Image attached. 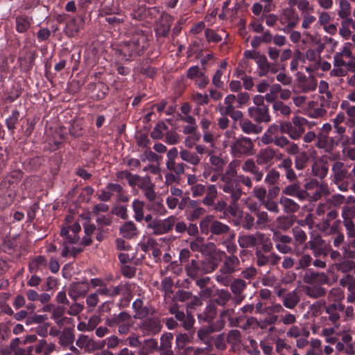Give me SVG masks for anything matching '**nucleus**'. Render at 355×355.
Returning <instances> with one entry per match:
<instances>
[{
	"label": "nucleus",
	"instance_id": "nucleus-1",
	"mask_svg": "<svg viewBox=\"0 0 355 355\" xmlns=\"http://www.w3.org/2000/svg\"><path fill=\"white\" fill-rule=\"evenodd\" d=\"M81 230L80 225L75 223L72 227H64L60 231V236L62 238L60 242L62 243V256L67 257L69 255H75L80 250L75 248V244L78 237L76 234Z\"/></svg>",
	"mask_w": 355,
	"mask_h": 355
},
{
	"label": "nucleus",
	"instance_id": "nucleus-2",
	"mask_svg": "<svg viewBox=\"0 0 355 355\" xmlns=\"http://www.w3.org/2000/svg\"><path fill=\"white\" fill-rule=\"evenodd\" d=\"M146 38L143 35L134 36L130 41L121 44L116 53L119 60L127 61L134 55H138L146 47Z\"/></svg>",
	"mask_w": 355,
	"mask_h": 355
},
{
	"label": "nucleus",
	"instance_id": "nucleus-3",
	"mask_svg": "<svg viewBox=\"0 0 355 355\" xmlns=\"http://www.w3.org/2000/svg\"><path fill=\"white\" fill-rule=\"evenodd\" d=\"M308 123L309 121L306 119L300 116H295L291 121L281 123V132L288 134L293 139H297L304 132L305 127Z\"/></svg>",
	"mask_w": 355,
	"mask_h": 355
},
{
	"label": "nucleus",
	"instance_id": "nucleus-4",
	"mask_svg": "<svg viewBox=\"0 0 355 355\" xmlns=\"http://www.w3.org/2000/svg\"><path fill=\"white\" fill-rule=\"evenodd\" d=\"M105 323L110 327L117 326L118 332L120 334H128L133 324L132 316L125 311L107 317L105 320Z\"/></svg>",
	"mask_w": 355,
	"mask_h": 355
},
{
	"label": "nucleus",
	"instance_id": "nucleus-5",
	"mask_svg": "<svg viewBox=\"0 0 355 355\" xmlns=\"http://www.w3.org/2000/svg\"><path fill=\"white\" fill-rule=\"evenodd\" d=\"M272 232V240L275 242L276 248L282 253L286 254L292 252L295 248L293 243L292 237L282 234L281 232L270 228Z\"/></svg>",
	"mask_w": 355,
	"mask_h": 355
},
{
	"label": "nucleus",
	"instance_id": "nucleus-6",
	"mask_svg": "<svg viewBox=\"0 0 355 355\" xmlns=\"http://www.w3.org/2000/svg\"><path fill=\"white\" fill-rule=\"evenodd\" d=\"M333 161H334V156L332 155H324L315 160L312 165L313 175L320 179L324 178Z\"/></svg>",
	"mask_w": 355,
	"mask_h": 355
},
{
	"label": "nucleus",
	"instance_id": "nucleus-7",
	"mask_svg": "<svg viewBox=\"0 0 355 355\" xmlns=\"http://www.w3.org/2000/svg\"><path fill=\"white\" fill-rule=\"evenodd\" d=\"M344 309L345 305L343 304L327 303L325 302L324 310L327 315L325 317L326 320H329L336 327H338L339 326L340 314L343 312Z\"/></svg>",
	"mask_w": 355,
	"mask_h": 355
},
{
	"label": "nucleus",
	"instance_id": "nucleus-8",
	"mask_svg": "<svg viewBox=\"0 0 355 355\" xmlns=\"http://www.w3.org/2000/svg\"><path fill=\"white\" fill-rule=\"evenodd\" d=\"M331 163V176L335 184H339V182L350 178L351 173H349L347 167L345 166L343 162L336 160L334 158V161Z\"/></svg>",
	"mask_w": 355,
	"mask_h": 355
},
{
	"label": "nucleus",
	"instance_id": "nucleus-9",
	"mask_svg": "<svg viewBox=\"0 0 355 355\" xmlns=\"http://www.w3.org/2000/svg\"><path fill=\"white\" fill-rule=\"evenodd\" d=\"M175 223L174 216H169L164 220H156L150 222L148 227L153 230L155 234H163L171 230Z\"/></svg>",
	"mask_w": 355,
	"mask_h": 355
},
{
	"label": "nucleus",
	"instance_id": "nucleus-10",
	"mask_svg": "<svg viewBox=\"0 0 355 355\" xmlns=\"http://www.w3.org/2000/svg\"><path fill=\"white\" fill-rule=\"evenodd\" d=\"M309 248L315 256H327L331 250V246L322 237L317 236L309 242Z\"/></svg>",
	"mask_w": 355,
	"mask_h": 355
},
{
	"label": "nucleus",
	"instance_id": "nucleus-11",
	"mask_svg": "<svg viewBox=\"0 0 355 355\" xmlns=\"http://www.w3.org/2000/svg\"><path fill=\"white\" fill-rule=\"evenodd\" d=\"M276 294L282 300L284 305L288 309H293L300 302V296L296 290L286 293L285 288L276 290Z\"/></svg>",
	"mask_w": 355,
	"mask_h": 355
},
{
	"label": "nucleus",
	"instance_id": "nucleus-12",
	"mask_svg": "<svg viewBox=\"0 0 355 355\" xmlns=\"http://www.w3.org/2000/svg\"><path fill=\"white\" fill-rule=\"evenodd\" d=\"M252 148V143L249 138L243 137L236 140L232 146V153L234 156H239L243 154H247Z\"/></svg>",
	"mask_w": 355,
	"mask_h": 355
},
{
	"label": "nucleus",
	"instance_id": "nucleus-13",
	"mask_svg": "<svg viewBox=\"0 0 355 355\" xmlns=\"http://www.w3.org/2000/svg\"><path fill=\"white\" fill-rule=\"evenodd\" d=\"M300 20L299 16L295 8H286L284 10L282 23L286 22L287 25L284 31H289L292 30L298 24Z\"/></svg>",
	"mask_w": 355,
	"mask_h": 355
},
{
	"label": "nucleus",
	"instance_id": "nucleus-14",
	"mask_svg": "<svg viewBox=\"0 0 355 355\" xmlns=\"http://www.w3.org/2000/svg\"><path fill=\"white\" fill-rule=\"evenodd\" d=\"M303 280L305 283L309 284H322L327 283V277L323 272L309 269L305 271Z\"/></svg>",
	"mask_w": 355,
	"mask_h": 355
},
{
	"label": "nucleus",
	"instance_id": "nucleus-15",
	"mask_svg": "<svg viewBox=\"0 0 355 355\" xmlns=\"http://www.w3.org/2000/svg\"><path fill=\"white\" fill-rule=\"evenodd\" d=\"M172 23L173 17L168 14L162 13L155 28L157 35L163 37L167 35Z\"/></svg>",
	"mask_w": 355,
	"mask_h": 355
},
{
	"label": "nucleus",
	"instance_id": "nucleus-16",
	"mask_svg": "<svg viewBox=\"0 0 355 355\" xmlns=\"http://www.w3.org/2000/svg\"><path fill=\"white\" fill-rule=\"evenodd\" d=\"M244 55L246 58L255 60L258 66L260 76H265L266 74V58L265 55H260V53L255 50L246 51Z\"/></svg>",
	"mask_w": 355,
	"mask_h": 355
},
{
	"label": "nucleus",
	"instance_id": "nucleus-17",
	"mask_svg": "<svg viewBox=\"0 0 355 355\" xmlns=\"http://www.w3.org/2000/svg\"><path fill=\"white\" fill-rule=\"evenodd\" d=\"M340 285L346 287L349 294L347 297V300L349 303L355 302V277L347 275L339 280Z\"/></svg>",
	"mask_w": 355,
	"mask_h": 355
},
{
	"label": "nucleus",
	"instance_id": "nucleus-18",
	"mask_svg": "<svg viewBox=\"0 0 355 355\" xmlns=\"http://www.w3.org/2000/svg\"><path fill=\"white\" fill-rule=\"evenodd\" d=\"M140 328L147 334H156L160 331L162 325L160 321L156 318H151L144 320Z\"/></svg>",
	"mask_w": 355,
	"mask_h": 355
},
{
	"label": "nucleus",
	"instance_id": "nucleus-19",
	"mask_svg": "<svg viewBox=\"0 0 355 355\" xmlns=\"http://www.w3.org/2000/svg\"><path fill=\"white\" fill-rule=\"evenodd\" d=\"M345 202V197L341 194H334L325 203L320 204L317 209L318 214H323L326 209L333 207H339Z\"/></svg>",
	"mask_w": 355,
	"mask_h": 355
},
{
	"label": "nucleus",
	"instance_id": "nucleus-20",
	"mask_svg": "<svg viewBox=\"0 0 355 355\" xmlns=\"http://www.w3.org/2000/svg\"><path fill=\"white\" fill-rule=\"evenodd\" d=\"M316 139V146L318 148L324 149L327 153H330L333 150L335 141L332 137H329L328 135L318 132Z\"/></svg>",
	"mask_w": 355,
	"mask_h": 355
},
{
	"label": "nucleus",
	"instance_id": "nucleus-21",
	"mask_svg": "<svg viewBox=\"0 0 355 355\" xmlns=\"http://www.w3.org/2000/svg\"><path fill=\"white\" fill-rule=\"evenodd\" d=\"M342 216L344 220V225L347 230H351L354 227L353 218H355V205H345L342 209Z\"/></svg>",
	"mask_w": 355,
	"mask_h": 355
},
{
	"label": "nucleus",
	"instance_id": "nucleus-22",
	"mask_svg": "<svg viewBox=\"0 0 355 355\" xmlns=\"http://www.w3.org/2000/svg\"><path fill=\"white\" fill-rule=\"evenodd\" d=\"M89 290V286L83 282H75L70 285L69 295L73 300L85 295Z\"/></svg>",
	"mask_w": 355,
	"mask_h": 355
},
{
	"label": "nucleus",
	"instance_id": "nucleus-23",
	"mask_svg": "<svg viewBox=\"0 0 355 355\" xmlns=\"http://www.w3.org/2000/svg\"><path fill=\"white\" fill-rule=\"evenodd\" d=\"M239 259L236 256L226 257L220 270L224 273L232 274L239 269Z\"/></svg>",
	"mask_w": 355,
	"mask_h": 355
},
{
	"label": "nucleus",
	"instance_id": "nucleus-24",
	"mask_svg": "<svg viewBox=\"0 0 355 355\" xmlns=\"http://www.w3.org/2000/svg\"><path fill=\"white\" fill-rule=\"evenodd\" d=\"M283 193L286 195L297 197L301 200L306 199L310 195V193L306 191L301 189L300 184L297 183L286 187L283 190Z\"/></svg>",
	"mask_w": 355,
	"mask_h": 355
},
{
	"label": "nucleus",
	"instance_id": "nucleus-25",
	"mask_svg": "<svg viewBox=\"0 0 355 355\" xmlns=\"http://www.w3.org/2000/svg\"><path fill=\"white\" fill-rule=\"evenodd\" d=\"M340 108L347 116L346 123L350 126L355 125V105H352L347 100H343L340 103Z\"/></svg>",
	"mask_w": 355,
	"mask_h": 355
},
{
	"label": "nucleus",
	"instance_id": "nucleus-26",
	"mask_svg": "<svg viewBox=\"0 0 355 355\" xmlns=\"http://www.w3.org/2000/svg\"><path fill=\"white\" fill-rule=\"evenodd\" d=\"M291 55L292 51L291 49H285L279 55V62H277L276 64H272L268 62V72L271 71L275 73L280 69H284V64L283 62L288 60L291 57Z\"/></svg>",
	"mask_w": 355,
	"mask_h": 355
},
{
	"label": "nucleus",
	"instance_id": "nucleus-27",
	"mask_svg": "<svg viewBox=\"0 0 355 355\" xmlns=\"http://www.w3.org/2000/svg\"><path fill=\"white\" fill-rule=\"evenodd\" d=\"M259 237V234L257 235V237L249 234H240L238 237V243L241 248H251L257 245V241L261 239Z\"/></svg>",
	"mask_w": 355,
	"mask_h": 355
},
{
	"label": "nucleus",
	"instance_id": "nucleus-28",
	"mask_svg": "<svg viewBox=\"0 0 355 355\" xmlns=\"http://www.w3.org/2000/svg\"><path fill=\"white\" fill-rule=\"evenodd\" d=\"M132 309L135 312V318H144L150 313L149 307L144 306L143 301L141 299H137L133 302Z\"/></svg>",
	"mask_w": 355,
	"mask_h": 355
},
{
	"label": "nucleus",
	"instance_id": "nucleus-29",
	"mask_svg": "<svg viewBox=\"0 0 355 355\" xmlns=\"http://www.w3.org/2000/svg\"><path fill=\"white\" fill-rule=\"evenodd\" d=\"M180 156L182 160L193 166L198 165L201 160L200 156L197 153L191 152L187 149L181 150L180 152Z\"/></svg>",
	"mask_w": 355,
	"mask_h": 355
},
{
	"label": "nucleus",
	"instance_id": "nucleus-30",
	"mask_svg": "<svg viewBox=\"0 0 355 355\" xmlns=\"http://www.w3.org/2000/svg\"><path fill=\"white\" fill-rule=\"evenodd\" d=\"M249 114L252 119L257 122L266 121V107H253L248 110Z\"/></svg>",
	"mask_w": 355,
	"mask_h": 355
},
{
	"label": "nucleus",
	"instance_id": "nucleus-31",
	"mask_svg": "<svg viewBox=\"0 0 355 355\" xmlns=\"http://www.w3.org/2000/svg\"><path fill=\"white\" fill-rule=\"evenodd\" d=\"M84 24V19L81 16H78L76 18L71 19L67 26L70 35H73L75 33H77L83 28Z\"/></svg>",
	"mask_w": 355,
	"mask_h": 355
},
{
	"label": "nucleus",
	"instance_id": "nucleus-32",
	"mask_svg": "<svg viewBox=\"0 0 355 355\" xmlns=\"http://www.w3.org/2000/svg\"><path fill=\"white\" fill-rule=\"evenodd\" d=\"M220 189L225 193L231 194V198L232 200V204L235 206V203L240 198L242 194V190L241 188L234 187L233 184H223L219 186Z\"/></svg>",
	"mask_w": 355,
	"mask_h": 355
},
{
	"label": "nucleus",
	"instance_id": "nucleus-33",
	"mask_svg": "<svg viewBox=\"0 0 355 355\" xmlns=\"http://www.w3.org/2000/svg\"><path fill=\"white\" fill-rule=\"evenodd\" d=\"M137 233L135 225L131 221L125 223L120 228V234L126 239H131L137 235Z\"/></svg>",
	"mask_w": 355,
	"mask_h": 355
},
{
	"label": "nucleus",
	"instance_id": "nucleus-34",
	"mask_svg": "<svg viewBox=\"0 0 355 355\" xmlns=\"http://www.w3.org/2000/svg\"><path fill=\"white\" fill-rule=\"evenodd\" d=\"M47 265L46 259L42 256H38L29 263V270L31 273H35L37 271L46 268Z\"/></svg>",
	"mask_w": 355,
	"mask_h": 355
},
{
	"label": "nucleus",
	"instance_id": "nucleus-35",
	"mask_svg": "<svg viewBox=\"0 0 355 355\" xmlns=\"http://www.w3.org/2000/svg\"><path fill=\"white\" fill-rule=\"evenodd\" d=\"M345 298L343 291L340 288H333L330 290L327 301L334 304H343L342 301Z\"/></svg>",
	"mask_w": 355,
	"mask_h": 355
},
{
	"label": "nucleus",
	"instance_id": "nucleus-36",
	"mask_svg": "<svg viewBox=\"0 0 355 355\" xmlns=\"http://www.w3.org/2000/svg\"><path fill=\"white\" fill-rule=\"evenodd\" d=\"M292 232L295 239L294 241H293L295 248L306 242L307 236L305 232L301 227L298 226L295 227L292 229Z\"/></svg>",
	"mask_w": 355,
	"mask_h": 355
},
{
	"label": "nucleus",
	"instance_id": "nucleus-37",
	"mask_svg": "<svg viewBox=\"0 0 355 355\" xmlns=\"http://www.w3.org/2000/svg\"><path fill=\"white\" fill-rule=\"evenodd\" d=\"M268 103L272 104L273 111L277 115L287 116L291 113L290 107L281 101L272 100Z\"/></svg>",
	"mask_w": 355,
	"mask_h": 355
},
{
	"label": "nucleus",
	"instance_id": "nucleus-38",
	"mask_svg": "<svg viewBox=\"0 0 355 355\" xmlns=\"http://www.w3.org/2000/svg\"><path fill=\"white\" fill-rule=\"evenodd\" d=\"M236 96L233 94L227 95L224 101L225 106H219V112L221 115L230 114L234 110L233 103L235 101Z\"/></svg>",
	"mask_w": 355,
	"mask_h": 355
},
{
	"label": "nucleus",
	"instance_id": "nucleus-39",
	"mask_svg": "<svg viewBox=\"0 0 355 355\" xmlns=\"http://www.w3.org/2000/svg\"><path fill=\"white\" fill-rule=\"evenodd\" d=\"M306 294L312 298H319L326 295V289L319 285L306 286Z\"/></svg>",
	"mask_w": 355,
	"mask_h": 355
},
{
	"label": "nucleus",
	"instance_id": "nucleus-40",
	"mask_svg": "<svg viewBox=\"0 0 355 355\" xmlns=\"http://www.w3.org/2000/svg\"><path fill=\"white\" fill-rule=\"evenodd\" d=\"M192 336L189 334H180L176 336L175 350L179 354H181V350L184 349L187 344L190 343Z\"/></svg>",
	"mask_w": 355,
	"mask_h": 355
},
{
	"label": "nucleus",
	"instance_id": "nucleus-41",
	"mask_svg": "<svg viewBox=\"0 0 355 355\" xmlns=\"http://www.w3.org/2000/svg\"><path fill=\"white\" fill-rule=\"evenodd\" d=\"M236 175L235 169V164L231 162L226 171V172L220 177V180L224 182V184H233L232 180Z\"/></svg>",
	"mask_w": 355,
	"mask_h": 355
},
{
	"label": "nucleus",
	"instance_id": "nucleus-42",
	"mask_svg": "<svg viewBox=\"0 0 355 355\" xmlns=\"http://www.w3.org/2000/svg\"><path fill=\"white\" fill-rule=\"evenodd\" d=\"M280 204L284 207V211L286 213H295L297 212L300 206L293 200L282 197L280 199Z\"/></svg>",
	"mask_w": 355,
	"mask_h": 355
},
{
	"label": "nucleus",
	"instance_id": "nucleus-43",
	"mask_svg": "<svg viewBox=\"0 0 355 355\" xmlns=\"http://www.w3.org/2000/svg\"><path fill=\"white\" fill-rule=\"evenodd\" d=\"M242 130L246 134L259 133L262 130L260 125L253 124L250 121H243L240 123Z\"/></svg>",
	"mask_w": 355,
	"mask_h": 355
},
{
	"label": "nucleus",
	"instance_id": "nucleus-44",
	"mask_svg": "<svg viewBox=\"0 0 355 355\" xmlns=\"http://www.w3.org/2000/svg\"><path fill=\"white\" fill-rule=\"evenodd\" d=\"M200 252L206 255L216 254L218 256H222L225 254L223 251L217 250L213 243H209L207 244L203 243Z\"/></svg>",
	"mask_w": 355,
	"mask_h": 355
},
{
	"label": "nucleus",
	"instance_id": "nucleus-45",
	"mask_svg": "<svg viewBox=\"0 0 355 355\" xmlns=\"http://www.w3.org/2000/svg\"><path fill=\"white\" fill-rule=\"evenodd\" d=\"M217 196V189L215 185H209L207 187V194L203 199V203L206 205L211 206L214 204V200Z\"/></svg>",
	"mask_w": 355,
	"mask_h": 355
},
{
	"label": "nucleus",
	"instance_id": "nucleus-46",
	"mask_svg": "<svg viewBox=\"0 0 355 355\" xmlns=\"http://www.w3.org/2000/svg\"><path fill=\"white\" fill-rule=\"evenodd\" d=\"M132 209L135 212V218L137 221H141L144 218V202L135 200L132 202Z\"/></svg>",
	"mask_w": 355,
	"mask_h": 355
},
{
	"label": "nucleus",
	"instance_id": "nucleus-47",
	"mask_svg": "<svg viewBox=\"0 0 355 355\" xmlns=\"http://www.w3.org/2000/svg\"><path fill=\"white\" fill-rule=\"evenodd\" d=\"M31 26V20L26 17H19L16 19V30L19 33L26 32Z\"/></svg>",
	"mask_w": 355,
	"mask_h": 355
},
{
	"label": "nucleus",
	"instance_id": "nucleus-48",
	"mask_svg": "<svg viewBox=\"0 0 355 355\" xmlns=\"http://www.w3.org/2000/svg\"><path fill=\"white\" fill-rule=\"evenodd\" d=\"M147 207L150 211H151L158 215L162 216V215L166 214V210L164 205L160 201H155V200L152 202H150L148 204Z\"/></svg>",
	"mask_w": 355,
	"mask_h": 355
},
{
	"label": "nucleus",
	"instance_id": "nucleus-49",
	"mask_svg": "<svg viewBox=\"0 0 355 355\" xmlns=\"http://www.w3.org/2000/svg\"><path fill=\"white\" fill-rule=\"evenodd\" d=\"M293 225V220L288 216L278 217L275 220V227L278 229L286 230Z\"/></svg>",
	"mask_w": 355,
	"mask_h": 355
},
{
	"label": "nucleus",
	"instance_id": "nucleus-50",
	"mask_svg": "<svg viewBox=\"0 0 355 355\" xmlns=\"http://www.w3.org/2000/svg\"><path fill=\"white\" fill-rule=\"evenodd\" d=\"M166 166L167 169L173 171L176 175H180L184 172V164L183 163H177L175 160L166 161Z\"/></svg>",
	"mask_w": 355,
	"mask_h": 355
},
{
	"label": "nucleus",
	"instance_id": "nucleus-51",
	"mask_svg": "<svg viewBox=\"0 0 355 355\" xmlns=\"http://www.w3.org/2000/svg\"><path fill=\"white\" fill-rule=\"evenodd\" d=\"M230 227L228 225L214 220V224H212L211 232L214 234H223L228 232Z\"/></svg>",
	"mask_w": 355,
	"mask_h": 355
},
{
	"label": "nucleus",
	"instance_id": "nucleus-52",
	"mask_svg": "<svg viewBox=\"0 0 355 355\" xmlns=\"http://www.w3.org/2000/svg\"><path fill=\"white\" fill-rule=\"evenodd\" d=\"M214 222V218L212 216H208L202 218L200 223L201 232L205 234H207L209 232H211Z\"/></svg>",
	"mask_w": 355,
	"mask_h": 355
},
{
	"label": "nucleus",
	"instance_id": "nucleus-53",
	"mask_svg": "<svg viewBox=\"0 0 355 355\" xmlns=\"http://www.w3.org/2000/svg\"><path fill=\"white\" fill-rule=\"evenodd\" d=\"M340 9L338 15L340 18H345L349 17L351 15V6L350 3L346 0H341L339 5Z\"/></svg>",
	"mask_w": 355,
	"mask_h": 355
},
{
	"label": "nucleus",
	"instance_id": "nucleus-54",
	"mask_svg": "<svg viewBox=\"0 0 355 355\" xmlns=\"http://www.w3.org/2000/svg\"><path fill=\"white\" fill-rule=\"evenodd\" d=\"M157 347V343L154 339H148L145 340L141 350L139 352V355H148V353Z\"/></svg>",
	"mask_w": 355,
	"mask_h": 355
},
{
	"label": "nucleus",
	"instance_id": "nucleus-55",
	"mask_svg": "<svg viewBox=\"0 0 355 355\" xmlns=\"http://www.w3.org/2000/svg\"><path fill=\"white\" fill-rule=\"evenodd\" d=\"M119 178H125L128 179V184L134 187L135 185H139V180L141 179V177H139L137 175H131L128 171H122L118 174Z\"/></svg>",
	"mask_w": 355,
	"mask_h": 355
},
{
	"label": "nucleus",
	"instance_id": "nucleus-56",
	"mask_svg": "<svg viewBox=\"0 0 355 355\" xmlns=\"http://www.w3.org/2000/svg\"><path fill=\"white\" fill-rule=\"evenodd\" d=\"M167 129V125L164 122H159L151 132V137L155 139L162 137L164 132Z\"/></svg>",
	"mask_w": 355,
	"mask_h": 355
},
{
	"label": "nucleus",
	"instance_id": "nucleus-57",
	"mask_svg": "<svg viewBox=\"0 0 355 355\" xmlns=\"http://www.w3.org/2000/svg\"><path fill=\"white\" fill-rule=\"evenodd\" d=\"M231 295L227 290L221 289L217 292L216 302L221 306H224L230 299Z\"/></svg>",
	"mask_w": 355,
	"mask_h": 355
},
{
	"label": "nucleus",
	"instance_id": "nucleus-58",
	"mask_svg": "<svg viewBox=\"0 0 355 355\" xmlns=\"http://www.w3.org/2000/svg\"><path fill=\"white\" fill-rule=\"evenodd\" d=\"M309 160V156L304 152L299 153L295 161V168L298 170L303 169Z\"/></svg>",
	"mask_w": 355,
	"mask_h": 355
},
{
	"label": "nucleus",
	"instance_id": "nucleus-59",
	"mask_svg": "<svg viewBox=\"0 0 355 355\" xmlns=\"http://www.w3.org/2000/svg\"><path fill=\"white\" fill-rule=\"evenodd\" d=\"M19 116V112L17 110L12 111L11 115L6 119V125L9 130H13L15 128Z\"/></svg>",
	"mask_w": 355,
	"mask_h": 355
},
{
	"label": "nucleus",
	"instance_id": "nucleus-60",
	"mask_svg": "<svg viewBox=\"0 0 355 355\" xmlns=\"http://www.w3.org/2000/svg\"><path fill=\"white\" fill-rule=\"evenodd\" d=\"M245 282L240 279L234 280L231 284V290L235 294L241 293L245 288Z\"/></svg>",
	"mask_w": 355,
	"mask_h": 355
},
{
	"label": "nucleus",
	"instance_id": "nucleus-61",
	"mask_svg": "<svg viewBox=\"0 0 355 355\" xmlns=\"http://www.w3.org/2000/svg\"><path fill=\"white\" fill-rule=\"evenodd\" d=\"M320 106L322 107L326 110L329 108L336 109L338 106V103L333 100L326 98L322 96L320 98Z\"/></svg>",
	"mask_w": 355,
	"mask_h": 355
},
{
	"label": "nucleus",
	"instance_id": "nucleus-62",
	"mask_svg": "<svg viewBox=\"0 0 355 355\" xmlns=\"http://www.w3.org/2000/svg\"><path fill=\"white\" fill-rule=\"evenodd\" d=\"M228 273H224L220 269L216 275V280L223 286H227L230 283Z\"/></svg>",
	"mask_w": 355,
	"mask_h": 355
},
{
	"label": "nucleus",
	"instance_id": "nucleus-63",
	"mask_svg": "<svg viewBox=\"0 0 355 355\" xmlns=\"http://www.w3.org/2000/svg\"><path fill=\"white\" fill-rule=\"evenodd\" d=\"M205 37L209 42L218 43L222 40V37L211 29L205 31Z\"/></svg>",
	"mask_w": 355,
	"mask_h": 355
},
{
	"label": "nucleus",
	"instance_id": "nucleus-64",
	"mask_svg": "<svg viewBox=\"0 0 355 355\" xmlns=\"http://www.w3.org/2000/svg\"><path fill=\"white\" fill-rule=\"evenodd\" d=\"M200 135L196 133L187 136L184 141V146L189 148H193L196 143L200 139Z\"/></svg>",
	"mask_w": 355,
	"mask_h": 355
}]
</instances>
